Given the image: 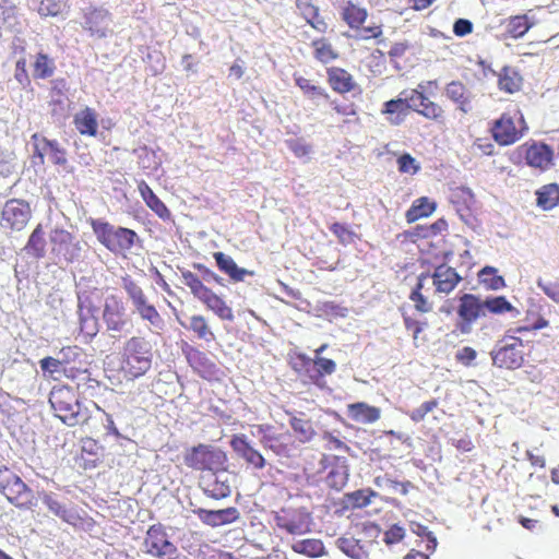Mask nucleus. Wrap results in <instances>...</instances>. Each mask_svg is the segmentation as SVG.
<instances>
[{
  "mask_svg": "<svg viewBox=\"0 0 559 559\" xmlns=\"http://www.w3.org/2000/svg\"><path fill=\"white\" fill-rule=\"evenodd\" d=\"M382 112L388 115V120L393 126L403 123L407 116V104L403 97L391 99L384 103Z\"/></svg>",
  "mask_w": 559,
  "mask_h": 559,
  "instance_id": "c85d7f7f",
  "label": "nucleus"
},
{
  "mask_svg": "<svg viewBox=\"0 0 559 559\" xmlns=\"http://www.w3.org/2000/svg\"><path fill=\"white\" fill-rule=\"evenodd\" d=\"M151 343L144 337L132 336L123 346V362L128 372L134 377L145 374L152 366Z\"/></svg>",
  "mask_w": 559,
  "mask_h": 559,
  "instance_id": "7ed1b4c3",
  "label": "nucleus"
},
{
  "mask_svg": "<svg viewBox=\"0 0 559 559\" xmlns=\"http://www.w3.org/2000/svg\"><path fill=\"white\" fill-rule=\"evenodd\" d=\"M329 82L331 87L338 93H347L352 91L355 85L352 75L340 68L329 70Z\"/></svg>",
  "mask_w": 559,
  "mask_h": 559,
  "instance_id": "7c9ffc66",
  "label": "nucleus"
},
{
  "mask_svg": "<svg viewBox=\"0 0 559 559\" xmlns=\"http://www.w3.org/2000/svg\"><path fill=\"white\" fill-rule=\"evenodd\" d=\"M233 450L247 464L255 469H262L266 465L264 456L255 450L248 442L246 436L236 435L230 440Z\"/></svg>",
  "mask_w": 559,
  "mask_h": 559,
  "instance_id": "dca6fc26",
  "label": "nucleus"
},
{
  "mask_svg": "<svg viewBox=\"0 0 559 559\" xmlns=\"http://www.w3.org/2000/svg\"><path fill=\"white\" fill-rule=\"evenodd\" d=\"M476 356V350L469 346H464L456 353V359L465 366H471Z\"/></svg>",
  "mask_w": 559,
  "mask_h": 559,
  "instance_id": "69168bd1",
  "label": "nucleus"
},
{
  "mask_svg": "<svg viewBox=\"0 0 559 559\" xmlns=\"http://www.w3.org/2000/svg\"><path fill=\"white\" fill-rule=\"evenodd\" d=\"M401 96L404 99V103L407 104V111L413 109L419 114V110L423 107V102H425L426 96L423 92L418 90L404 91L401 93Z\"/></svg>",
  "mask_w": 559,
  "mask_h": 559,
  "instance_id": "8fccbe9b",
  "label": "nucleus"
},
{
  "mask_svg": "<svg viewBox=\"0 0 559 559\" xmlns=\"http://www.w3.org/2000/svg\"><path fill=\"white\" fill-rule=\"evenodd\" d=\"M296 5L306 20L317 16L319 9L310 0H297Z\"/></svg>",
  "mask_w": 559,
  "mask_h": 559,
  "instance_id": "680f3d73",
  "label": "nucleus"
},
{
  "mask_svg": "<svg viewBox=\"0 0 559 559\" xmlns=\"http://www.w3.org/2000/svg\"><path fill=\"white\" fill-rule=\"evenodd\" d=\"M124 305L119 297L109 295L105 298L103 319L108 331L112 333H121L127 324L124 320Z\"/></svg>",
  "mask_w": 559,
  "mask_h": 559,
  "instance_id": "2eb2a0df",
  "label": "nucleus"
},
{
  "mask_svg": "<svg viewBox=\"0 0 559 559\" xmlns=\"http://www.w3.org/2000/svg\"><path fill=\"white\" fill-rule=\"evenodd\" d=\"M213 258L215 259L218 269L227 274L234 282H242L246 276H252L254 274L253 271L239 267L234 259L224 252H214Z\"/></svg>",
  "mask_w": 559,
  "mask_h": 559,
  "instance_id": "aec40b11",
  "label": "nucleus"
},
{
  "mask_svg": "<svg viewBox=\"0 0 559 559\" xmlns=\"http://www.w3.org/2000/svg\"><path fill=\"white\" fill-rule=\"evenodd\" d=\"M289 424L300 442H309L316 435L312 423L304 417L294 416Z\"/></svg>",
  "mask_w": 559,
  "mask_h": 559,
  "instance_id": "a19ab883",
  "label": "nucleus"
},
{
  "mask_svg": "<svg viewBox=\"0 0 559 559\" xmlns=\"http://www.w3.org/2000/svg\"><path fill=\"white\" fill-rule=\"evenodd\" d=\"M206 307L212 310L219 319L234 321L235 316L229 306L211 289L200 299Z\"/></svg>",
  "mask_w": 559,
  "mask_h": 559,
  "instance_id": "cd10ccee",
  "label": "nucleus"
},
{
  "mask_svg": "<svg viewBox=\"0 0 559 559\" xmlns=\"http://www.w3.org/2000/svg\"><path fill=\"white\" fill-rule=\"evenodd\" d=\"M430 278L436 292L445 295L450 294L462 280L455 269L445 264L437 266Z\"/></svg>",
  "mask_w": 559,
  "mask_h": 559,
  "instance_id": "a211bd4d",
  "label": "nucleus"
},
{
  "mask_svg": "<svg viewBox=\"0 0 559 559\" xmlns=\"http://www.w3.org/2000/svg\"><path fill=\"white\" fill-rule=\"evenodd\" d=\"M498 76V85L501 91L514 93L520 90L522 78L514 68L503 67Z\"/></svg>",
  "mask_w": 559,
  "mask_h": 559,
  "instance_id": "f704fd0d",
  "label": "nucleus"
},
{
  "mask_svg": "<svg viewBox=\"0 0 559 559\" xmlns=\"http://www.w3.org/2000/svg\"><path fill=\"white\" fill-rule=\"evenodd\" d=\"M276 524L280 528L285 530L292 535H297L302 533V525L300 522H297L296 520L288 519L285 516H278L276 518Z\"/></svg>",
  "mask_w": 559,
  "mask_h": 559,
  "instance_id": "864d4df0",
  "label": "nucleus"
},
{
  "mask_svg": "<svg viewBox=\"0 0 559 559\" xmlns=\"http://www.w3.org/2000/svg\"><path fill=\"white\" fill-rule=\"evenodd\" d=\"M492 136L500 145H510L520 139V134L510 117L502 116L491 129Z\"/></svg>",
  "mask_w": 559,
  "mask_h": 559,
  "instance_id": "6ab92c4d",
  "label": "nucleus"
},
{
  "mask_svg": "<svg viewBox=\"0 0 559 559\" xmlns=\"http://www.w3.org/2000/svg\"><path fill=\"white\" fill-rule=\"evenodd\" d=\"M39 366L44 373L53 376L61 371L62 361L59 358L45 357L39 360Z\"/></svg>",
  "mask_w": 559,
  "mask_h": 559,
  "instance_id": "5fc2aeb1",
  "label": "nucleus"
},
{
  "mask_svg": "<svg viewBox=\"0 0 559 559\" xmlns=\"http://www.w3.org/2000/svg\"><path fill=\"white\" fill-rule=\"evenodd\" d=\"M430 280L429 273H421L418 276V283L416 288L411 293V300L414 301L415 308L420 312H429L432 309V305L426 299V297L420 293V290L425 286V282Z\"/></svg>",
  "mask_w": 559,
  "mask_h": 559,
  "instance_id": "58836bf2",
  "label": "nucleus"
},
{
  "mask_svg": "<svg viewBox=\"0 0 559 559\" xmlns=\"http://www.w3.org/2000/svg\"><path fill=\"white\" fill-rule=\"evenodd\" d=\"M97 240L114 253L130 251L140 241L138 234L126 227H117L100 219L91 221Z\"/></svg>",
  "mask_w": 559,
  "mask_h": 559,
  "instance_id": "f03ea898",
  "label": "nucleus"
},
{
  "mask_svg": "<svg viewBox=\"0 0 559 559\" xmlns=\"http://www.w3.org/2000/svg\"><path fill=\"white\" fill-rule=\"evenodd\" d=\"M55 64L45 53H38L34 63V75L36 78L46 79L53 74Z\"/></svg>",
  "mask_w": 559,
  "mask_h": 559,
  "instance_id": "c03bdc74",
  "label": "nucleus"
},
{
  "mask_svg": "<svg viewBox=\"0 0 559 559\" xmlns=\"http://www.w3.org/2000/svg\"><path fill=\"white\" fill-rule=\"evenodd\" d=\"M74 124L82 135L95 136L97 134V115L94 109L85 107L74 115Z\"/></svg>",
  "mask_w": 559,
  "mask_h": 559,
  "instance_id": "393cba45",
  "label": "nucleus"
},
{
  "mask_svg": "<svg viewBox=\"0 0 559 559\" xmlns=\"http://www.w3.org/2000/svg\"><path fill=\"white\" fill-rule=\"evenodd\" d=\"M182 283L188 286L199 300L210 290L203 283L202 278L193 274L190 271H183L181 273Z\"/></svg>",
  "mask_w": 559,
  "mask_h": 559,
  "instance_id": "79ce46f5",
  "label": "nucleus"
},
{
  "mask_svg": "<svg viewBox=\"0 0 559 559\" xmlns=\"http://www.w3.org/2000/svg\"><path fill=\"white\" fill-rule=\"evenodd\" d=\"M484 311L493 314H502L504 312H514L513 317L519 314V311L507 300L504 296L487 297L483 299Z\"/></svg>",
  "mask_w": 559,
  "mask_h": 559,
  "instance_id": "4c0bfd02",
  "label": "nucleus"
},
{
  "mask_svg": "<svg viewBox=\"0 0 559 559\" xmlns=\"http://www.w3.org/2000/svg\"><path fill=\"white\" fill-rule=\"evenodd\" d=\"M537 286L555 302H559V282L537 281Z\"/></svg>",
  "mask_w": 559,
  "mask_h": 559,
  "instance_id": "6e6d98bb",
  "label": "nucleus"
},
{
  "mask_svg": "<svg viewBox=\"0 0 559 559\" xmlns=\"http://www.w3.org/2000/svg\"><path fill=\"white\" fill-rule=\"evenodd\" d=\"M193 267L198 269L201 272L202 281L207 282V283L215 282V283H217L219 285H224V278L218 276L216 273H214L213 271H211L206 266H204L202 264H194Z\"/></svg>",
  "mask_w": 559,
  "mask_h": 559,
  "instance_id": "e2e57ef3",
  "label": "nucleus"
},
{
  "mask_svg": "<svg viewBox=\"0 0 559 559\" xmlns=\"http://www.w3.org/2000/svg\"><path fill=\"white\" fill-rule=\"evenodd\" d=\"M234 475L224 466L201 475L199 485L203 492L219 500L230 496Z\"/></svg>",
  "mask_w": 559,
  "mask_h": 559,
  "instance_id": "9b49d317",
  "label": "nucleus"
},
{
  "mask_svg": "<svg viewBox=\"0 0 559 559\" xmlns=\"http://www.w3.org/2000/svg\"><path fill=\"white\" fill-rule=\"evenodd\" d=\"M122 287L131 301L133 312L139 314L142 320L147 321L153 328L160 329L163 319L155 306L148 301L143 289L129 277L122 278Z\"/></svg>",
  "mask_w": 559,
  "mask_h": 559,
  "instance_id": "0eeeda50",
  "label": "nucleus"
},
{
  "mask_svg": "<svg viewBox=\"0 0 559 559\" xmlns=\"http://www.w3.org/2000/svg\"><path fill=\"white\" fill-rule=\"evenodd\" d=\"M49 403L56 416L69 427L84 424L90 418L88 409L82 406L70 388L53 389L49 396Z\"/></svg>",
  "mask_w": 559,
  "mask_h": 559,
  "instance_id": "f257e3e1",
  "label": "nucleus"
},
{
  "mask_svg": "<svg viewBox=\"0 0 559 559\" xmlns=\"http://www.w3.org/2000/svg\"><path fill=\"white\" fill-rule=\"evenodd\" d=\"M51 252L67 263L81 258L83 243L71 233L62 228H53L49 234Z\"/></svg>",
  "mask_w": 559,
  "mask_h": 559,
  "instance_id": "f8f14e48",
  "label": "nucleus"
},
{
  "mask_svg": "<svg viewBox=\"0 0 559 559\" xmlns=\"http://www.w3.org/2000/svg\"><path fill=\"white\" fill-rule=\"evenodd\" d=\"M436 210V203L430 202L428 198H419L406 212V219L413 223L421 217H427Z\"/></svg>",
  "mask_w": 559,
  "mask_h": 559,
  "instance_id": "e433bc0d",
  "label": "nucleus"
},
{
  "mask_svg": "<svg viewBox=\"0 0 559 559\" xmlns=\"http://www.w3.org/2000/svg\"><path fill=\"white\" fill-rule=\"evenodd\" d=\"M559 202V186L548 183L536 191L537 206L544 211L552 210Z\"/></svg>",
  "mask_w": 559,
  "mask_h": 559,
  "instance_id": "c756f323",
  "label": "nucleus"
},
{
  "mask_svg": "<svg viewBox=\"0 0 559 559\" xmlns=\"http://www.w3.org/2000/svg\"><path fill=\"white\" fill-rule=\"evenodd\" d=\"M473 31V23L466 19H457L453 24V33L463 37Z\"/></svg>",
  "mask_w": 559,
  "mask_h": 559,
  "instance_id": "0e129e2a",
  "label": "nucleus"
},
{
  "mask_svg": "<svg viewBox=\"0 0 559 559\" xmlns=\"http://www.w3.org/2000/svg\"><path fill=\"white\" fill-rule=\"evenodd\" d=\"M38 498L47 507L49 512H51L55 516L60 518L62 521L74 524L78 520V516L71 510H68L66 506L58 500L56 493L41 490L38 491Z\"/></svg>",
  "mask_w": 559,
  "mask_h": 559,
  "instance_id": "412c9836",
  "label": "nucleus"
},
{
  "mask_svg": "<svg viewBox=\"0 0 559 559\" xmlns=\"http://www.w3.org/2000/svg\"><path fill=\"white\" fill-rule=\"evenodd\" d=\"M405 531L399 525L391 526L384 534V542L389 545L399 543L403 539Z\"/></svg>",
  "mask_w": 559,
  "mask_h": 559,
  "instance_id": "052dcab7",
  "label": "nucleus"
},
{
  "mask_svg": "<svg viewBox=\"0 0 559 559\" xmlns=\"http://www.w3.org/2000/svg\"><path fill=\"white\" fill-rule=\"evenodd\" d=\"M189 328L202 340L209 342L215 338L214 333L210 330L205 318L202 316L191 317Z\"/></svg>",
  "mask_w": 559,
  "mask_h": 559,
  "instance_id": "a18cd8bd",
  "label": "nucleus"
},
{
  "mask_svg": "<svg viewBox=\"0 0 559 559\" xmlns=\"http://www.w3.org/2000/svg\"><path fill=\"white\" fill-rule=\"evenodd\" d=\"M0 492L20 509H32L37 504L33 490L9 468L0 469Z\"/></svg>",
  "mask_w": 559,
  "mask_h": 559,
  "instance_id": "39448f33",
  "label": "nucleus"
},
{
  "mask_svg": "<svg viewBox=\"0 0 559 559\" xmlns=\"http://www.w3.org/2000/svg\"><path fill=\"white\" fill-rule=\"evenodd\" d=\"M78 307L80 318V331L83 334V336L87 341H90L94 336H96L99 330L97 317L95 316L91 307L84 308L81 302H79Z\"/></svg>",
  "mask_w": 559,
  "mask_h": 559,
  "instance_id": "a878e982",
  "label": "nucleus"
},
{
  "mask_svg": "<svg viewBox=\"0 0 559 559\" xmlns=\"http://www.w3.org/2000/svg\"><path fill=\"white\" fill-rule=\"evenodd\" d=\"M296 85L302 91L304 95L319 105L320 99H328L329 95L323 87L314 84L311 80H308L300 75H295Z\"/></svg>",
  "mask_w": 559,
  "mask_h": 559,
  "instance_id": "2f4dec72",
  "label": "nucleus"
},
{
  "mask_svg": "<svg viewBox=\"0 0 559 559\" xmlns=\"http://www.w3.org/2000/svg\"><path fill=\"white\" fill-rule=\"evenodd\" d=\"M554 152L547 144L535 143L526 151V163L535 168L547 169L552 164Z\"/></svg>",
  "mask_w": 559,
  "mask_h": 559,
  "instance_id": "4be33fe9",
  "label": "nucleus"
},
{
  "mask_svg": "<svg viewBox=\"0 0 559 559\" xmlns=\"http://www.w3.org/2000/svg\"><path fill=\"white\" fill-rule=\"evenodd\" d=\"M16 8L11 4H0V19L3 22H9L15 19Z\"/></svg>",
  "mask_w": 559,
  "mask_h": 559,
  "instance_id": "774afa93",
  "label": "nucleus"
},
{
  "mask_svg": "<svg viewBox=\"0 0 559 559\" xmlns=\"http://www.w3.org/2000/svg\"><path fill=\"white\" fill-rule=\"evenodd\" d=\"M34 146V158H38L44 164L46 155L57 165L67 164V154L63 147L56 140H48L37 133L32 135Z\"/></svg>",
  "mask_w": 559,
  "mask_h": 559,
  "instance_id": "4468645a",
  "label": "nucleus"
},
{
  "mask_svg": "<svg viewBox=\"0 0 559 559\" xmlns=\"http://www.w3.org/2000/svg\"><path fill=\"white\" fill-rule=\"evenodd\" d=\"M32 217L29 203L22 199L8 200L1 211L0 227L4 230L20 231Z\"/></svg>",
  "mask_w": 559,
  "mask_h": 559,
  "instance_id": "9d476101",
  "label": "nucleus"
},
{
  "mask_svg": "<svg viewBox=\"0 0 559 559\" xmlns=\"http://www.w3.org/2000/svg\"><path fill=\"white\" fill-rule=\"evenodd\" d=\"M457 314L462 322L457 325L463 334H468L472 331V323L478 318L485 317L483 299L473 294H464L460 298V306Z\"/></svg>",
  "mask_w": 559,
  "mask_h": 559,
  "instance_id": "ddd939ff",
  "label": "nucleus"
},
{
  "mask_svg": "<svg viewBox=\"0 0 559 559\" xmlns=\"http://www.w3.org/2000/svg\"><path fill=\"white\" fill-rule=\"evenodd\" d=\"M112 15L103 7H86L82 9V27L91 37L103 39L111 33Z\"/></svg>",
  "mask_w": 559,
  "mask_h": 559,
  "instance_id": "1a4fd4ad",
  "label": "nucleus"
},
{
  "mask_svg": "<svg viewBox=\"0 0 559 559\" xmlns=\"http://www.w3.org/2000/svg\"><path fill=\"white\" fill-rule=\"evenodd\" d=\"M23 251L33 259L39 260L46 253V239L41 225L32 231Z\"/></svg>",
  "mask_w": 559,
  "mask_h": 559,
  "instance_id": "bb28decb",
  "label": "nucleus"
},
{
  "mask_svg": "<svg viewBox=\"0 0 559 559\" xmlns=\"http://www.w3.org/2000/svg\"><path fill=\"white\" fill-rule=\"evenodd\" d=\"M66 5L64 0H39L37 12L40 16H57Z\"/></svg>",
  "mask_w": 559,
  "mask_h": 559,
  "instance_id": "49530a36",
  "label": "nucleus"
},
{
  "mask_svg": "<svg viewBox=\"0 0 559 559\" xmlns=\"http://www.w3.org/2000/svg\"><path fill=\"white\" fill-rule=\"evenodd\" d=\"M347 411L348 416L353 420L361 424H373L380 418L381 415L380 408L364 402L349 404L347 406Z\"/></svg>",
  "mask_w": 559,
  "mask_h": 559,
  "instance_id": "b1692460",
  "label": "nucleus"
},
{
  "mask_svg": "<svg viewBox=\"0 0 559 559\" xmlns=\"http://www.w3.org/2000/svg\"><path fill=\"white\" fill-rule=\"evenodd\" d=\"M141 194L146 203V205L154 211L159 217L165 218L169 215V211L166 205L157 198V195L152 191V189L146 185L142 183L140 186Z\"/></svg>",
  "mask_w": 559,
  "mask_h": 559,
  "instance_id": "ea45409f",
  "label": "nucleus"
},
{
  "mask_svg": "<svg viewBox=\"0 0 559 559\" xmlns=\"http://www.w3.org/2000/svg\"><path fill=\"white\" fill-rule=\"evenodd\" d=\"M193 513L197 514L202 523L212 527L230 524L239 519V511L234 507L221 510H206L199 508L193 510Z\"/></svg>",
  "mask_w": 559,
  "mask_h": 559,
  "instance_id": "f3484780",
  "label": "nucleus"
},
{
  "mask_svg": "<svg viewBox=\"0 0 559 559\" xmlns=\"http://www.w3.org/2000/svg\"><path fill=\"white\" fill-rule=\"evenodd\" d=\"M183 462L190 468L209 473L224 466L227 455L219 448L200 443L185 453Z\"/></svg>",
  "mask_w": 559,
  "mask_h": 559,
  "instance_id": "423d86ee",
  "label": "nucleus"
},
{
  "mask_svg": "<svg viewBox=\"0 0 559 559\" xmlns=\"http://www.w3.org/2000/svg\"><path fill=\"white\" fill-rule=\"evenodd\" d=\"M337 548L353 559H367L368 552L365 546L354 537H341L336 540Z\"/></svg>",
  "mask_w": 559,
  "mask_h": 559,
  "instance_id": "c9c22d12",
  "label": "nucleus"
},
{
  "mask_svg": "<svg viewBox=\"0 0 559 559\" xmlns=\"http://www.w3.org/2000/svg\"><path fill=\"white\" fill-rule=\"evenodd\" d=\"M524 341L507 334L499 340L490 352L492 364L498 368L518 369L524 362Z\"/></svg>",
  "mask_w": 559,
  "mask_h": 559,
  "instance_id": "20e7f679",
  "label": "nucleus"
},
{
  "mask_svg": "<svg viewBox=\"0 0 559 559\" xmlns=\"http://www.w3.org/2000/svg\"><path fill=\"white\" fill-rule=\"evenodd\" d=\"M292 549L308 557H319L324 554L323 543L316 538L295 539L292 543Z\"/></svg>",
  "mask_w": 559,
  "mask_h": 559,
  "instance_id": "72a5a7b5",
  "label": "nucleus"
},
{
  "mask_svg": "<svg viewBox=\"0 0 559 559\" xmlns=\"http://www.w3.org/2000/svg\"><path fill=\"white\" fill-rule=\"evenodd\" d=\"M419 114L428 119H437L441 116L442 109L440 106L435 104L433 102H430L427 97L425 98V102H423V107L419 110Z\"/></svg>",
  "mask_w": 559,
  "mask_h": 559,
  "instance_id": "4d7b16f0",
  "label": "nucleus"
},
{
  "mask_svg": "<svg viewBox=\"0 0 559 559\" xmlns=\"http://www.w3.org/2000/svg\"><path fill=\"white\" fill-rule=\"evenodd\" d=\"M531 26L526 15H518L510 19L507 29L512 37L520 38L527 33Z\"/></svg>",
  "mask_w": 559,
  "mask_h": 559,
  "instance_id": "37998d69",
  "label": "nucleus"
},
{
  "mask_svg": "<svg viewBox=\"0 0 559 559\" xmlns=\"http://www.w3.org/2000/svg\"><path fill=\"white\" fill-rule=\"evenodd\" d=\"M347 479L348 471L346 466L333 468L326 477L328 484L337 490L342 489L346 485Z\"/></svg>",
  "mask_w": 559,
  "mask_h": 559,
  "instance_id": "09e8293b",
  "label": "nucleus"
},
{
  "mask_svg": "<svg viewBox=\"0 0 559 559\" xmlns=\"http://www.w3.org/2000/svg\"><path fill=\"white\" fill-rule=\"evenodd\" d=\"M287 145L292 152L298 157H304L310 153V146L300 139L287 141Z\"/></svg>",
  "mask_w": 559,
  "mask_h": 559,
  "instance_id": "bf43d9fd",
  "label": "nucleus"
},
{
  "mask_svg": "<svg viewBox=\"0 0 559 559\" xmlns=\"http://www.w3.org/2000/svg\"><path fill=\"white\" fill-rule=\"evenodd\" d=\"M341 15L349 27L358 28L366 21L368 13L365 8H360L354 4L353 2L348 1L342 8Z\"/></svg>",
  "mask_w": 559,
  "mask_h": 559,
  "instance_id": "473e14b6",
  "label": "nucleus"
},
{
  "mask_svg": "<svg viewBox=\"0 0 559 559\" xmlns=\"http://www.w3.org/2000/svg\"><path fill=\"white\" fill-rule=\"evenodd\" d=\"M377 496L378 493L371 489H361L348 493L347 498L354 508H365L369 506L372 501V498Z\"/></svg>",
  "mask_w": 559,
  "mask_h": 559,
  "instance_id": "de8ad7c7",
  "label": "nucleus"
},
{
  "mask_svg": "<svg viewBox=\"0 0 559 559\" xmlns=\"http://www.w3.org/2000/svg\"><path fill=\"white\" fill-rule=\"evenodd\" d=\"M330 230L340 239L342 243H350L354 240L355 234L344 224L334 223L330 227Z\"/></svg>",
  "mask_w": 559,
  "mask_h": 559,
  "instance_id": "603ef678",
  "label": "nucleus"
},
{
  "mask_svg": "<svg viewBox=\"0 0 559 559\" xmlns=\"http://www.w3.org/2000/svg\"><path fill=\"white\" fill-rule=\"evenodd\" d=\"M445 95L459 105V109L463 112L472 110L473 95L466 86L460 81H452L445 87Z\"/></svg>",
  "mask_w": 559,
  "mask_h": 559,
  "instance_id": "5701e85b",
  "label": "nucleus"
},
{
  "mask_svg": "<svg viewBox=\"0 0 559 559\" xmlns=\"http://www.w3.org/2000/svg\"><path fill=\"white\" fill-rule=\"evenodd\" d=\"M313 362L318 367L320 374H332L336 369L335 361L329 358L316 356Z\"/></svg>",
  "mask_w": 559,
  "mask_h": 559,
  "instance_id": "13d9d810",
  "label": "nucleus"
},
{
  "mask_svg": "<svg viewBox=\"0 0 559 559\" xmlns=\"http://www.w3.org/2000/svg\"><path fill=\"white\" fill-rule=\"evenodd\" d=\"M143 550L158 559H187L169 540L164 526L160 524L148 527L143 542Z\"/></svg>",
  "mask_w": 559,
  "mask_h": 559,
  "instance_id": "6e6552de",
  "label": "nucleus"
},
{
  "mask_svg": "<svg viewBox=\"0 0 559 559\" xmlns=\"http://www.w3.org/2000/svg\"><path fill=\"white\" fill-rule=\"evenodd\" d=\"M480 282L486 284L488 286V288H490L492 290H499V289H502L503 287H506V282L503 280V277L496 275V274L492 276H489V277H483V280H480Z\"/></svg>",
  "mask_w": 559,
  "mask_h": 559,
  "instance_id": "338daca9",
  "label": "nucleus"
},
{
  "mask_svg": "<svg viewBox=\"0 0 559 559\" xmlns=\"http://www.w3.org/2000/svg\"><path fill=\"white\" fill-rule=\"evenodd\" d=\"M397 165H399V170L401 173H412V174H416L419 169H420V166L419 164L416 162V159L414 157H412L409 154L405 153L403 155H401L399 158H397Z\"/></svg>",
  "mask_w": 559,
  "mask_h": 559,
  "instance_id": "3c124183",
  "label": "nucleus"
}]
</instances>
